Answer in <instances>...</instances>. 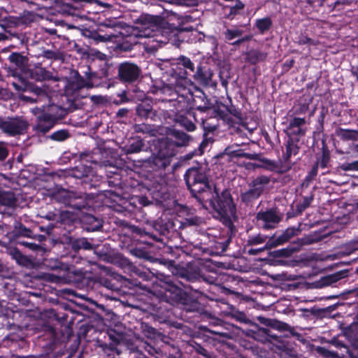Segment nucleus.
<instances>
[{"label": "nucleus", "mask_w": 358, "mask_h": 358, "mask_svg": "<svg viewBox=\"0 0 358 358\" xmlns=\"http://www.w3.org/2000/svg\"><path fill=\"white\" fill-rule=\"evenodd\" d=\"M199 201L206 208H211L215 218L230 227L236 219V209L231 193L225 189L220 194L215 189L203 192Z\"/></svg>", "instance_id": "1"}, {"label": "nucleus", "mask_w": 358, "mask_h": 358, "mask_svg": "<svg viewBox=\"0 0 358 358\" xmlns=\"http://www.w3.org/2000/svg\"><path fill=\"white\" fill-rule=\"evenodd\" d=\"M185 178L192 194L198 201L199 197L203 192L213 189L209 185L208 178L205 171L201 169H189Z\"/></svg>", "instance_id": "2"}, {"label": "nucleus", "mask_w": 358, "mask_h": 358, "mask_svg": "<svg viewBox=\"0 0 358 358\" xmlns=\"http://www.w3.org/2000/svg\"><path fill=\"white\" fill-rule=\"evenodd\" d=\"M136 29L139 31L140 37L150 38L155 31H159L167 24L164 17L159 15L149 14L141 15L136 22Z\"/></svg>", "instance_id": "3"}, {"label": "nucleus", "mask_w": 358, "mask_h": 358, "mask_svg": "<svg viewBox=\"0 0 358 358\" xmlns=\"http://www.w3.org/2000/svg\"><path fill=\"white\" fill-rule=\"evenodd\" d=\"M28 126L27 121L22 117H0V129L11 136L23 134Z\"/></svg>", "instance_id": "4"}, {"label": "nucleus", "mask_w": 358, "mask_h": 358, "mask_svg": "<svg viewBox=\"0 0 358 358\" xmlns=\"http://www.w3.org/2000/svg\"><path fill=\"white\" fill-rule=\"evenodd\" d=\"M283 217V214L275 208L262 210L257 213L256 219L264 229H273L277 227Z\"/></svg>", "instance_id": "5"}, {"label": "nucleus", "mask_w": 358, "mask_h": 358, "mask_svg": "<svg viewBox=\"0 0 358 358\" xmlns=\"http://www.w3.org/2000/svg\"><path fill=\"white\" fill-rule=\"evenodd\" d=\"M117 76L124 83H132L136 81L141 73L140 67L131 62H123L118 66Z\"/></svg>", "instance_id": "6"}, {"label": "nucleus", "mask_w": 358, "mask_h": 358, "mask_svg": "<svg viewBox=\"0 0 358 358\" xmlns=\"http://www.w3.org/2000/svg\"><path fill=\"white\" fill-rule=\"evenodd\" d=\"M62 115V114L48 115L46 113L39 115L36 118V124L34 129L36 132L45 134L55 125Z\"/></svg>", "instance_id": "7"}, {"label": "nucleus", "mask_w": 358, "mask_h": 358, "mask_svg": "<svg viewBox=\"0 0 358 358\" xmlns=\"http://www.w3.org/2000/svg\"><path fill=\"white\" fill-rule=\"evenodd\" d=\"M93 85L86 81L83 77L77 75L72 80H71L66 87V93L67 94L75 95L80 89L87 87L92 88Z\"/></svg>", "instance_id": "8"}, {"label": "nucleus", "mask_w": 358, "mask_h": 358, "mask_svg": "<svg viewBox=\"0 0 358 358\" xmlns=\"http://www.w3.org/2000/svg\"><path fill=\"white\" fill-rule=\"evenodd\" d=\"M30 76L32 79L40 82L50 80L58 81L59 80V78L54 76L50 71L45 68L38 66L31 70Z\"/></svg>", "instance_id": "9"}, {"label": "nucleus", "mask_w": 358, "mask_h": 358, "mask_svg": "<svg viewBox=\"0 0 358 358\" xmlns=\"http://www.w3.org/2000/svg\"><path fill=\"white\" fill-rule=\"evenodd\" d=\"M27 91L34 94L39 102L48 99L50 97V91L47 85L38 87L34 84L29 83L27 84Z\"/></svg>", "instance_id": "10"}, {"label": "nucleus", "mask_w": 358, "mask_h": 358, "mask_svg": "<svg viewBox=\"0 0 358 358\" xmlns=\"http://www.w3.org/2000/svg\"><path fill=\"white\" fill-rule=\"evenodd\" d=\"M162 287L165 290V296L166 298L171 299L175 301L182 299L183 292L177 286L170 282H164Z\"/></svg>", "instance_id": "11"}, {"label": "nucleus", "mask_w": 358, "mask_h": 358, "mask_svg": "<svg viewBox=\"0 0 358 358\" xmlns=\"http://www.w3.org/2000/svg\"><path fill=\"white\" fill-rule=\"evenodd\" d=\"M8 59L22 71H24L27 68L29 59L21 53L13 52L9 55Z\"/></svg>", "instance_id": "12"}, {"label": "nucleus", "mask_w": 358, "mask_h": 358, "mask_svg": "<svg viewBox=\"0 0 358 358\" xmlns=\"http://www.w3.org/2000/svg\"><path fill=\"white\" fill-rule=\"evenodd\" d=\"M245 60L251 64H255L258 62H263L267 57V53L258 50H250L245 53Z\"/></svg>", "instance_id": "13"}, {"label": "nucleus", "mask_w": 358, "mask_h": 358, "mask_svg": "<svg viewBox=\"0 0 358 358\" xmlns=\"http://www.w3.org/2000/svg\"><path fill=\"white\" fill-rule=\"evenodd\" d=\"M213 73L208 70L203 71L201 66H198L194 78L203 85H208L211 81Z\"/></svg>", "instance_id": "14"}, {"label": "nucleus", "mask_w": 358, "mask_h": 358, "mask_svg": "<svg viewBox=\"0 0 358 358\" xmlns=\"http://www.w3.org/2000/svg\"><path fill=\"white\" fill-rule=\"evenodd\" d=\"M270 182V178L266 176H259L255 178L249 185L250 187H253L259 193L262 194L266 186Z\"/></svg>", "instance_id": "15"}, {"label": "nucleus", "mask_w": 358, "mask_h": 358, "mask_svg": "<svg viewBox=\"0 0 358 358\" xmlns=\"http://www.w3.org/2000/svg\"><path fill=\"white\" fill-rule=\"evenodd\" d=\"M166 134L173 136L178 141L176 143L177 146L185 145L190 139V136L189 135L176 129L166 128Z\"/></svg>", "instance_id": "16"}, {"label": "nucleus", "mask_w": 358, "mask_h": 358, "mask_svg": "<svg viewBox=\"0 0 358 358\" xmlns=\"http://www.w3.org/2000/svg\"><path fill=\"white\" fill-rule=\"evenodd\" d=\"M286 151L282 157L285 163H289L292 155L295 156L299 152V147L297 143L292 139L289 140L286 145Z\"/></svg>", "instance_id": "17"}, {"label": "nucleus", "mask_w": 358, "mask_h": 358, "mask_svg": "<svg viewBox=\"0 0 358 358\" xmlns=\"http://www.w3.org/2000/svg\"><path fill=\"white\" fill-rule=\"evenodd\" d=\"M271 327L278 331H289L292 336L296 337L297 339H300V338L301 337V335L299 333L296 332L292 327L289 326L288 324L283 322L273 320V324H271Z\"/></svg>", "instance_id": "18"}, {"label": "nucleus", "mask_w": 358, "mask_h": 358, "mask_svg": "<svg viewBox=\"0 0 358 358\" xmlns=\"http://www.w3.org/2000/svg\"><path fill=\"white\" fill-rule=\"evenodd\" d=\"M181 277L189 281H194L201 277L199 268L188 266L187 268L180 273Z\"/></svg>", "instance_id": "19"}, {"label": "nucleus", "mask_w": 358, "mask_h": 358, "mask_svg": "<svg viewBox=\"0 0 358 358\" xmlns=\"http://www.w3.org/2000/svg\"><path fill=\"white\" fill-rule=\"evenodd\" d=\"M134 129L136 132L146 134L151 136H156L158 134L157 129L147 124H135Z\"/></svg>", "instance_id": "20"}, {"label": "nucleus", "mask_w": 358, "mask_h": 358, "mask_svg": "<svg viewBox=\"0 0 358 358\" xmlns=\"http://www.w3.org/2000/svg\"><path fill=\"white\" fill-rule=\"evenodd\" d=\"M336 135L342 140L349 141L357 139L358 137V132L355 130L338 128L336 130Z\"/></svg>", "instance_id": "21"}, {"label": "nucleus", "mask_w": 358, "mask_h": 358, "mask_svg": "<svg viewBox=\"0 0 358 358\" xmlns=\"http://www.w3.org/2000/svg\"><path fill=\"white\" fill-rule=\"evenodd\" d=\"M15 203L16 199L12 192H0V206L13 207Z\"/></svg>", "instance_id": "22"}, {"label": "nucleus", "mask_w": 358, "mask_h": 358, "mask_svg": "<svg viewBox=\"0 0 358 358\" xmlns=\"http://www.w3.org/2000/svg\"><path fill=\"white\" fill-rule=\"evenodd\" d=\"M261 195L258 191L255 190L253 187H250L248 190L241 194V198L244 203H248L257 199Z\"/></svg>", "instance_id": "23"}, {"label": "nucleus", "mask_w": 358, "mask_h": 358, "mask_svg": "<svg viewBox=\"0 0 358 358\" xmlns=\"http://www.w3.org/2000/svg\"><path fill=\"white\" fill-rule=\"evenodd\" d=\"M317 352L325 358H344L345 353L338 354L336 352L329 350L324 347H317L316 348Z\"/></svg>", "instance_id": "24"}, {"label": "nucleus", "mask_w": 358, "mask_h": 358, "mask_svg": "<svg viewBox=\"0 0 358 358\" xmlns=\"http://www.w3.org/2000/svg\"><path fill=\"white\" fill-rule=\"evenodd\" d=\"M165 29L166 27L164 28L160 29L159 31H155L153 33V36L150 37L153 38V41H156L162 44H166L169 42V34H168Z\"/></svg>", "instance_id": "25"}, {"label": "nucleus", "mask_w": 358, "mask_h": 358, "mask_svg": "<svg viewBox=\"0 0 358 358\" xmlns=\"http://www.w3.org/2000/svg\"><path fill=\"white\" fill-rule=\"evenodd\" d=\"M288 240L286 238L284 234L279 236L278 238H275L274 236H271L269 238L268 241L266 243V248H273L278 245H280L286 242Z\"/></svg>", "instance_id": "26"}, {"label": "nucleus", "mask_w": 358, "mask_h": 358, "mask_svg": "<svg viewBox=\"0 0 358 358\" xmlns=\"http://www.w3.org/2000/svg\"><path fill=\"white\" fill-rule=\"evenodd\" d=\"M344 335L351 343L355 345V342L358 341V327H350L345 331Z\"/></svg>", "instance_id": "27"}, {"label": "nucleus", "mask_w": 358, "mask_h": 358, "mask_svg": "<svg viewBox=\"0 0 358 358\" xmlns=\"http://www.w3.org/2000/svg\"><path fill=\"white\" fill-rule=\"evenodd\" d=\"M255 24L259 31L264 33L271 28L272 21L269 17L261 18L257 20Z\"/></svg>", "instance_id": "28"}, {"label": "nucleus", "mask_w": 358, "mask_h": 358, "mask_svg": "<svg viewBox=\"0 0 358 358\" xmlns=\"http://www.w3.org/2000/svg\"><path fill=\"white\" fill-rule=\"evenodd\" d=\"M143 147V143L141 140H136L129 145L126 146L124 150L125 153L131 154L139 152Z\"/></svg>", "instance_id": "29"}, {"label": "nucleus", "mask_w": 358, "mask_h": 358, "mask_svg": "<svg viewBox=\"0 0 358 358\" xmlns=\"http://www.w3.org/2000/svg\"><path fill=\"white\" fill-rule=\"evenodd\" d=\"M46 114H62V115L59 117V120L62 119L67 114L66 110L61 106L57 105L52 104L46 106Z\"/></svg>", "instance_id": "30"}, {"label": "nucleus", "mask_w": 358, "mask_h": 358, "mask_svg": "<svg viewBox=\"0 0 358 358\" xmlns=\"http://www.w3.org/2000/svg\"><path fill=\"white\" fill-rule=\"evenodd\" d=\"M120 27V26L117 22L110 19H106L99 24V29L100 31H104V28H110L112 29L111 31H117L116 28Z\"/></svg>", "instance_id": "31"}, {"label": "nucleus", "mask_w": 358, "mask_h": 358, "mask_svg": "<svg viewBox=\"0 0 358 358\" xmlns=\"http://www.w3.org/2000/svg\"><path fill=\"white\" fill-rule=\"evenodd\" d=\"M176 122L178 123L181 127H184L188 131H193L196 129L195 124L187 118L180 116L177 117Z\"/></svg>", "instance_id": "32"}, {"label": "nucleus", "mask_w": 358, "mask_h": 358, "mask_svg": "<svg viewBox=\"0 0 358 358\" xmlns=\"http://www.w3.org/2000/svg\"><path fill=\"white\" fill-rule=\"evenodd\" d=\"M151 108L148 104L140 103L136 108V115L142 118L148 119Z\"/></svg>", "instance_id": "33"}, {"label": "nucleus", "mask_w": 358, "mask_h": 358, "mask_svg": "<svg viewBox=\"0 0 358 358\" xmlns=\"http://www.w3.org/2000/svg\"><path fill=\"white\" fill-rule=\"evenodd\" d=\"M271 344H272L277 349L284 352L289 351L292 348L289 343L282 339L281 337H280L275 342L272 341Z\"/></svg>", "instance_id": "34"}, {"label": "nucleus", "mask_w": 358, "mask_h": 358, "mask_svg": "<svg viewBox=\"0 0 358 358\" xmlns=\"http://www.w3.org/2000/svg\"><path fill=\"white\" fill-rule=\"evenodd\" d=\"M70 136L67 130L62 129L52 133L50 138L54 141H63Z\"/></svg>", "instance_id": "35"}, {"label": "nucleus", "mask_w": 358, "mask_h": 358, "mask_svg": "<svg viewBox=\"0 0 358 358\" xmlns=\"http://www.w3.org/2000/svg\"><path fill=\"white\" fill-rule=\"evenodd\" d=\"M117 36H118V32L117 31H110L108 33H106L103 35L97 34L94 37V38L97 41L106 42V41H110L113 38H117Z\"/></svg>", "instance_id": "36"}, {"label": "nucleus", "mask_w": 358, "mask_h": 358, "mask_svg": "<svg viewBox=\"0 0 358 358\" xmlns=\"http://www.w3.org/2000/svg\"><path fill=\"white\" fill-rule=\"evenodd\" d=\"M12 257L17 261L20 264H25L28 262L27 257L23 255L17 249H12L10 252Z\"/></svg>", "instance_id": "37"}, {"label": "nucleus", "mask_w": 358, "mask_h": 358, "mask_svg": "<svg viewBox=\"0 0 358 358\" xmlns=\"http://www.w3.org/2000/svg\"><path fill=\"white\" fill-rule=\"evenodd\" d=\"M178 64H181L184 68L189 70L191 72L194 71V65L193 62L185 56H180L178 58Z\"/></svg>", "instance_id": "38"}, {"label": "nucleus", "mask_w": 358, "mask_h": 358, "mask_svg": "<svg viewBox=\"0 0 358 358\" xmlns=\"http://www.w3.org/2000/svg\"><path fill=\"white\" fill-rule=\"evenodd\" d=\"M152 162L158 168H165L169 164V159L164 156L162 157L160 155L154 157Z\"/></svg>", "instance_id": "39"}, {"label": "nucleus", "mask_w": 358, "mask_h": 358, "mask_svg": "<svg viewBox=\"0 0 358 358\" xmlns=\"http://www.w3.org/2000/svg\"><path fill=\"white\" fill-rule=\"evenodd\" d=\"M267 239V236L264 235H262L260 234L253 236L249 238L248 241V244L249 245H258L262 244L266 242Z\"/></svg>", "instance_id": "40"}, {"label": "nucleus", "mask_w": 358, "mask_h": 358, "mask_svg": "<svg viewBox=\"0 0 358 358\" xmlns=\"http://www.w3.org/2000/svg\"><path fill=\"white\" fill-rule=\"evenodd\" d=\"M327 343L333 345L334 346H335L336 348H337L338 349H341V350L343 349L345 354L349 355L350 353L347 345L345 344H344L342 341L337 339L336 338H331V340L328 341Z\"/></svg>", "instance_id": "41"}, {"label": "nucleus", "mask_w": 358, "mask_h": 358, "mask_svg": "<svg viewBox=\"0 0 358 358\" xmlns=\"http://www.w3.org/2000/svg\"><path fill=\"white\" fill-rule=\"evenodd\" d=\"M243 34V31L239 29H227L225 33V38L227 41H231L236 37L241 36Z\"/></svg>", "instance_id": "42"}, {"label": "nucleus", "mask_w": 358, "mask_h": 358, "mask_svg": "<svg viewBox=\"0 0 358 358\" xmlns=\"http://www.w3.org/2000/svg\"><path fill=\"white\" fill-rule=\"evenodd\" d=\"M42 56L48 59L57 60L61 58L60 53L50 50H43Z\"/></svg>", "instance_id": "43"}, {"label": "nucleus", "mask_w": 358, "mask_h": 358, "mask_svg": "<svg viewBox=\"0 0 358 358\" xmlns=\"http://www.w3.org/2000/svg\"><path fill=\"white\" fill-rule=\"evenodd\" d=\"M313 196H306L303 198V201L297 205V210L299 212H302L306 208H308L313 201Z\"/></svg>", "instance_id": "44"}, {"label": "nucleus", "mask_w": 358, "mask_h": 358, "mask_svg": "<svg viewBox=\"0 0 358 358\" xmlns=\"http://www.w3.org/2000/svg\"><path fill=\"white\" fill-rule=\"evenodd\" d=\"M340 167L343 171H358V160L343 164Z\"/></svg>", "instance_id": "45"}, {"label": "nucleus", "mask_w": 358, "mask_h": 358, "mask_svg": "<svg viewBox=\"0 0 358 358\" xmlns=\"http://www.w3.org/2000/svg\"><path fill=\"white\" fill-rule=\"evenodd\" d=\"M8 155V149L6 143L0 141V161H3Z\"/></svg>", "instance_id": "46"}, {"label": "nucleus", "mask_w": 358, "mask_h": 358, "mask_svg": "<svg viewBox=\"0 0 358 358\" xmlns=\"http://www.w3.org/2000/svg\"><path fill=\"white\" fill-rule=\"evenodd\" d=\"M305 123L306 120L304 118L294 117L289 122V128L301 127Z\"/></svg>", "instance_id": "47"}, {"label": "nucleus", "mask_w": 358, "mask_h": 358, "mask_svg": "<svg viewBox=\"0 0 358 358\" xmlns=\"http://www.w3.org/2000/svg\"><path fill=\"white\" fill-rule=\"evenodd\" d=\"M20 243L32 251L43 250V248L41 245L34 243L22 241V242H20Z\"/></svg>", "instance_id": "48"}, {"label": "nucleus", "mask_w": 358, "mask_h": 358, "mask_svg": "<svg viewBox=\"0 0 358 358\" xmlns=\"http://www.w3.org/2000/svg\"><path fill=\"white\" fill-rule=\"evenodd\" d=\"M259 333H262L263 334L268 336V338L273 342H275L280 336L275 335V334H271L270 330L264 327H259Z\"/></svg>", "instance_id": "49"}, {"label": "nucleus", "mask_w": 358, "mask_h": 358, "mask_svg": "<svg viewBox=\"0 0 358 358\" xmlns=\"http://www.w3.org/2000/svg\"><path fill=\"white\" fill-rule=\"evenodd\" d=\"M299 232V230L298 229L294 228V227H289V228H287L283 232V234H285L286 238L289 241L292 237L298 235Z\"/></svg>", "instance_id": "50"}, {"label": "nucleus", "mask_w": 358, "mask_h": 358, "mask_svg": "<svg viewBox=\"0 0 358 358\" xmlns=\"http://www.w3.org/2000/svg\"><path fill=\"white\" fill-rule=\"evenodd\" d=\"M77 245L79 248L85 250H91L92 248V244L87 241L86 238H81L77 241Z\"/></svg>", "instance_id": "51"}, {"label": "nucleus", "mask_w": 358, "mask_h": 358, "mask_svg": "<svg viewBox=\"0 0 358 358\" xmlns=\"http://www.w3.org/2000/svg\"><path fill=\"white\" fill-rule=\"evenodd\" d=\"M298 43L299 45H305V44H308V45H316V43L313 39H311L310 38H308L306 36H303V35H301V36H299V40H298Z\"/></svg>", "instance_id": "52"}, {"label": "nucleus", "mask_w": 358, "mask_h": 358, "mask_svg": "<svg viewBox=\"0 0 358 358\" xmlns=\"http://www.w3.org/2000/svg\"><path fill=\"white\" fill-rule=\"evenodd\" d=\"M289 131V135H296V136H304L305 130L301 129V127H293V128H287Z\"/></svg>", "instance_id": "53"}, {"label": "nucleus", "mask_w": 358, "mask_h": 358, "mask_svg": "<svg viewBox=\"0 0 358 358\" xmlns=\"http://www.w3.org/2000/svg\"><path fill=\"white\" fill-rule=\"evenodd\" d=\"M255 338L262 343H271L272 341L268 338L267 336L262 333H259V331L255 334Z\"/></svg>", "instance_id": "54"}, {"label": "nucleus", "mask_w": 358, "mask_h": 358, "mask_svg": "<svg viewBox=\"0 0 358 358\" xmlns=\"http://www.w3.org/2000/svg\"><path fill=\"white\" fill-rule=\"evenodd\" d=\"M343 274L341 273H336L334 275H329L327 278V283L331 284L333 282H336L340 279L343 278Z\"/></svg>", "instance_id": "55"}, {"label": "nucleus", "mask_w": 358, "mask_h": 358, "mask_svg": "<svg viewBox=\"0 0 358 358\" xmlns=\"http://www.w3.org/2000/svg\"><path fill=\"white\" fill-rule=\"evenodd\" d=\"M244 8V4L239 0H236V5L231 7L230 14H236L238 10Z\"/></svg>", "instance_id": "56"}, {"label": "nucleus", "mask_w": 358, "mask_h": 358, "mask_svg": "<svg viewBox=\"0 0 358 358\" xmlns=\"http://www.w3.org/2000/svg\"><path fill=\"white\" fill-rule=\"evenodd\" d=\"M31 111L37 117L39 115L46 113V106H43L41 108L36 107L32 108Z\"/></svg>", "instance_id": "57"}, {"label": "nucleus", "mask_w": 358, "mask_h": 358, "mask_svg": "<svg viewBox=\"0 0 358 358\" xmlns=\"http://www.w3.org/2000/svg\"><path fill=\"white\" fill-rule=\"evenodd\" d=\"M186 222L189 225H199L201 222L199 217H191L186 220Z\"/></svg>", "instance_id": "58"}, {"label": "nucleus", "mask_w": 358, "mask_h": 358, "mask_svg": "<svg viewBox=\"0 0 358 358\" xmlns=\"http://www.w3.org/2000/svg\"><path fill=\"white\" fill-rule=\"evenodd\" d=\"M20 99L25 102H29V103H37L39 102L38 100L36 98H32L31 96H28L26 95H20Z\"/></svg>", "instance_id": "59"}, {"label": "nucleus", "mask_w": 358, "mask_h": 358, "mask_svg": "<svg viewBox=\"0 0 358 358\" xmlns=\"http://www.w3.org/2000/svg\"><path fill=\"white\" fill-rule=\"evenodd\" d=\"M238 156H242L248 159L257 160L259 159V155L256 153H243L241 155H238Z\"/></svg>", "instance_id": "60"}, {"label": "nucleus", "mask_w": 358, "mask_h": 358, "mask_svg": "<svg viewBox=\"0 0 358 358\" xmlns=\"http://www.w3.org/2000/svg\"><path fill=\"white\" fill-rule=\"evenodd\" d=\"M12 85L17 91H27V85H20L13 82Z\"/></svg>", "instance_id": "61"}, {"label": "nucleus", "mask_w": 358, "mask_h": 358, "mask_svg": "<svg viewBox=\"0 0 358 358\" xmlns=\"http://www.w3.org/2000/svg\"><path fill=\"white\" fill-rule=\"evenodd\" d=\"M148 119H150L152 121H157L159 119V116L155 110H154L152 108L148 113Z\"/></svg>", "instance_id": "62"}, {"label": "nucleus", "mask_w": 358, "mask_h": 358, "mask_svg": "<svg viewBox=\"0 0 358 358\" xmlns=\"http://www.w3.org/2000/svg\"><path fill=\"white\" fill-rule=\"evenodd\" d=\"M20 233L22 236L26 237H31V231L29 229L26 228L25 227L21 225L20 226Z\"/></svg>", "instance_id": "63"}, {"label": "nucleus", "mask_w": 358, "mask_h": 358, "mask_svg": "<svg viewBox=\"0 0 358 358\" xmlns=\"http://www.w3.org/2000/svg\"><path fill=\"white\" fill-rule=\"evenodd\" d=\"M317 173V164H315L313 167L310 174L307 177V179L308 180H312L313 178H315L316 176Z\"/></svg>", "instance_id": "64"}]
</instances>
